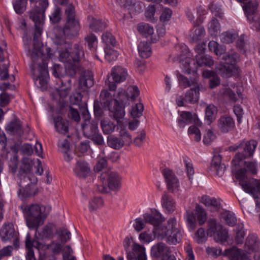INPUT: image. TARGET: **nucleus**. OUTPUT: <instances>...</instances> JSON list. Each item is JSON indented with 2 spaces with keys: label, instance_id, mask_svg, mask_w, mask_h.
Listing matches in <instances>:
<instances>
[{
  "label": "nucleus",
  "instance_id": "1",
  "mask_svg": "<svg viewBox=\"0 0 260 260\" xmlns=\"http://www.w3.org/2000/svg\"><path fill=\"white\" fill-rule=\"evenodd\" d=\"M30 18L35 23V33L33 39L34 48L31 54L33 62L31 70L36 80L39 79L40 83L44 85L46 83L44 78L46 77L48 72L47 63L44 61V57L52 58L53 54L51 48L41 46L39 42L38 38L41 35L44 18L43 14L40 12H31Z\"/></svg>",
  "mask_w": 260,
  "mask_h": 260
},
{
  "label": "nucleus",
  "instance_id": "2",
  "mask_svg": "<svg viewBox=\"0 0 260 260\" xmlns=\"http://www.w3.org/2000/svg\"><path fill=\"white\" fill-rule=\"evenodd\" d=\"M21 208L24 215L26 225L29 229H38L43 223L51 210L50 207L40 206L38 204L30 205L23 204Z\"/></svg>",
  "mask_w": 260,
  "mask_h": 260
},
{
  "label": "nucleus",
  "instance_id": "3",
  "mask_svg": "<svg viewBox=\"0 0 260 260\" xmlns=\"http://www.w3.org/2000/svg\"><path fill=\"white\" fill-rule=\"evenodd\" d=\"M56 45L59 53V59L62 62L77 63L84 55L83 47L78 44H74L73 47L69 42Z\"/></svg>",
  "mask_w": 260,
  "mask_h": 260
},
{
  "label": "nucleus",
  "instance_id": "4",
  "mask_svg": "<svg viewBox=\"0 0 260 260\" xmlns=\"http://www.w3.org/2000/svg\"><path fill=\"white\" fill-rule=\"evenodd\" d=\"M38 179L33 174H17V183L19 187L17 191L19 197L22 199L30 198L38 193L36 186Z\"/></svg>",
  "mask_w": 260,
  "mask_h": 260
},
{
  "label": "nucleus",
  "instance_id": "5",
  "mask_svg": "<svg viewBox=\"0 0 260 260\" xmlns=\"http://www.w3.org/2000/svg\"><path fill=\"white\" fill-rule=\"evenodd\" d=\"M222 54V61L217 69L221 76L229 78L238 71L237 63L239 61V55L238 53L232 51L224 52Z\"/></svg>",
  "mask_w": 260,
  "mask_h": 260
},
{
  "label": "nucleus",
  "instance_id": "6",
  "mask_svg": "<svg viewBox=\"0 0 260 260\" xmlns=\"http://www.w3.org/2000/svg\"><path fill=\"white\" fill-rule=\"evenodd\" d=\"M80 30V24L78 19L67 20L63 28L57 27L54 30L55 44H61L67 42L65 38H72L77 35Z\"/></svg>",
  "mask_w": 260,
  "mask_h": 260
},
{
  "label": "nucleus",
  "instance_id": "7",
  "mask_svg": "<svg viewBox=\"0 0 260 260\" xmlns=\"http://www.w3.org/2000/svg\"><path fill=\"white\" fill-rule=\"evenodd\" d=\"M242 143H243L241 146L243 151L237 153L232 161L235 167H242L244 160L253 155L257 145V142L253 140L249 141H243Z\"/></svg>",
  "mask_w": 260,
  "mask_h": 260
},
{
  "label": "nucleus",
  "instance_id": "8",
  "mask_svg": "<svg viewBox=\"0 0 260 260\" xmlns=\"http://www.w3.org/2000/svg\"><path fill=\"white\" fill-rule=\"evenodd\" d=\"M127 76L125 69L117 66L112 68L110 76H108L105 81V84L110 91H114L116 88V84L124 81Z\"/></svg>",
  "mask_w": 260,
  "mask_h": 260
},
{
  "label": "nucleus",
  "instance_id": "9",
  "mask_svg": "<svg viewBox=\"0 0 260 260\" xmlns=\"http://www.w3.org/2000/svg\"><path fill=\"white\" fill-rule=\"evenodd\" d=\"M208 233L213 236L214 239L217 242L223 243L227 240L228 233L225 229H224L222 225L217 224L215 219H210L208 222Z\"/></svg>",
  "mask_w": 260,
  "mask_h": 260
},
{
  "label": "nucleus",
  "instance_id": "10",
  "mask_svg": "<svg viewBox=\"0 0 260 260\" xmlns=\"http://www.w3.org/2000/svg\"><path fill=\"white\" fill-rule=\"evenodd\" d=\"M18 233L14 229L13 223L9 222L5 223L0 230V237L4 242H13L14 246L17 248L18 247Z\"/></svg>",
  "mask_w": 260,
  "mask_h": 260
},
{
  "label": "nucleus",
  "instance_id": "11",
  "mask_svg": "<svg viewBox=\"0 0 260 260\" xmlns=\"http://www.w3.org/2000/svg\"><path fill=\"white\" fill-rule=\"evenodd\" d=\"M100 179L104 184L107 185L109 190L117 191L120 187V177L116 172L110 171L103 172Z\"/></svg>",
  "mask_w": 260,
  "mask_h": 260
},
{
  "label": "nucleus",
  "instance_id": "12",
  "mask_svg": "<svg viewBox=\"0 0 260 260\" xmlns=\"http://www.w3.org/2000/svg\"><path fill=\"white\" fill-rule=\"evenodd\" d=\"M162 173L167 184V189L172 193L178 191L180 183L174 173L170 169L166 168L162 169Z\"/></svg>",
  "mask_w": 260,
  "mask_h": 260
},
{
  "label": "nucleus",
  "instance_id": "13",
  "mask_svg": "<svg viewBox=\"0 0 260 260\" xmlns=\"http://www.w3.org/2000/svg\"><path fill=\"white\" fill-rule=\"evenodd\" d=\"M201 87L190 88L188 90L184 97L179 96L176 100V102L179 106H183L184 102L193 104L198 102L200 95Z\"/></svg>",
  "mask_w": 260,
  "mask_h": 260
},
{
  "label": "nucleus",
  "instance_id": "14",
  "mask_svg": "<svg viewBox=\"0 0 260 260\" xmlns=\"http://www.w3.org/2000/svg\"><path fill=\"white\" fill-rule=\"evenodd\" d=\"M110 149L108 148H104L101 153L103 157L100 159L97 164L95 166L94 170L96 171L100 172L102 171L104 168L107 167V161L106 158L111 160L112 161H116L119 156L115 152H112L109 153Z\"/></svg>",
  "mask_w": 260,
  "mask_h": 260
},
{
  "label": "nucleus",
  "instance_id": "15",
  "mask_svg": "<svg viewBox=\"0 0 260 260\" xmlns=\"http://www.w3.org/2000/svg\"><path fill=\"white\" fill-rule=\"evenodd\" d=\"M170 253V248L161 242L155 244L151 249V256L157 259H165Z\"/></svg>",
  "mask_w": 260,
  "mask_h": 260
},
{
  "label": "nucleus",
  "instance_id": "16",
  "mask_svg": "<svg viewBox=\"0 0 260 260\" xmlns=\"http://www.w3.org/2000/svg\"><path fill=\"white\" fill-rule=\"evenodd\" d=\"M225 170V166L221 164V156L218 153L214 154L208 171L219 177L222 176Z\"/></svg>",
  "mask_w": 260,
  "mask_h": 260
},
{
  "label": "nucleus",
  "instance_id": "17",
  "mask_svg": "<svg viewBox=\"0 0 260 260\" xmlns=\"http://www.w3.org/2000/svg\"><path fill=\"white\" fill-rule=\"evenodd\" d=\"M239 184L247 193L251 194L255 199H258V193L260 192V180L252 179L248 182L241 183Z\"/></svg>",
  "mask_w": 260,
  "mask_h": 260
},
{
  "label": "nucleus",
  "instance_id": "18",
  "mask_svg": "<svg viewBox=\"0 0 260 260\" xmlns=\"http://www.w3.org/2000/svg\"><path fill=\"white\" fill-rule=\"evenodd\" d=\"M176 220L175 218H171L168 220L169 228L171 229L168 238L167 242L170 244H176L181 241V233L175 226Z\"/></svg>",
  "mask_w": 260,
  "mask_h": 260
},
{
  "label": "nucleus",
  "instance_id": "19",
  "mask_svg": "<svg viewBox=\"0 0 260 260\" xmlns=\"http://www.w3.org/2000/svg\"><path fill=\"white\" fill-rule=\"evenodd\" d=\"M224 255L228 256L230 260H251L243 250L235 247L226 249Z\"/></svg>",
  "mask_w": 260,
  "mask_h": 260
},
{
  "label": "nucleus",
  "instance_id": "20",
  "mask_svg": "<svg viewBox=\"0 0 260 260\" xmlns=\"http://www.w3.org/2000/svg\"><path fill=\"white\" fill-rule=\"evenodd\" d=\"M196 74H193V76L192 77H187L183 75H179L178 77L179 86L184 88L201 87V83H199L198 78L196 76Z\"/></svg>",
  "mask_w": 260,
  "mask_h": 260
},
{
  "label": "nucleus",
  "instance_id": "21",
  "mask_svg": "<svg viewBox=\"0 0 260 260\" xmlns=\"http://www.w3.org/2000/svg\"><path fill=\"white\" fill-rule=\"evenodd\" d=\"M124 107L114 103L113 106L109 107V116L115 120L117 124H120L121 119L123 118L125 115Z\"/></svg>",
  "mask_w": 260,
  "mask_h": 260
},
{
  "label": "nucleus",
  "instance_id": "22",
  "mask_svg": "<svg viewBox=\"0 0 260 260\" xmlns=\"http://www.w3.org/2000/svg\"><path fill=\"white\" fill-rule=\"evenodd\" d=\"M73 172L77 177L85 178L89 174L90 169L86 162L79 160L76 163Z\"/></svg>",
  "mask_w": 260,
  "mask_h": 260
},
{
  "label": "nucleus",
  "instance_id": "23",
  "mask_svg": "<svg viewBox=\"0 0 260 260\" xmlns=\"http://www.w3.org/2000/svg\"><path fill=\"white\" fill-rule=\"evenodd\" d=\"M93 85V78L92 73L89 70L81 72L79 80V87L85 90L91 87Z\"/></svg>",
  "mask_w": 260,
  "mask_h": 260
},
{
  "label": "nucleus",
  "instance_id": "24",
  "mask_svg": "<svg viewBox=\"0 0 260 260\" xmlns=\"http://www.w3.org/2000/svg\"><path fill=\"white\" fill-rule=\"evenodd\" d=\"M234 121L230 116H222L218 120V127L222 133H228L234 128Z\"/></svg>",
  "mask_w": 260,
  "mask_h": 260
},
{
  "label": "nucleus",
  "instance_id": "25",
  "mask_svg": "<svg viewBox=\"0 0 260 260\" xmlns=\"http://www.w3.org/2000/svg\"><path fill=\"white\" fill-rule=\"evenodd\" d=\"M145 222H148L155 227L165 220L161 214L156 209L151 210V213H145L143 215Z\"/></svg>",
  "mask_w": 260,
  "mask_h": 260
},
{
  "label": "nucleus",
  "instance_id": "26",
  "mask_svg": "<svg viewBox=\"0 0 260 260\" xmlns=\"http://www.w3.org/2000/svg\"><path fill=\"white\" fill-rule=\"evenodd\" d=\"M6 131L8 133L18 136H21L23 134L21 122L18 118L11 120L6 126Z\"/></svg>",
  "mask_w": 260,
  "mask_h": 260
},
{
  "label": "nucleus",
  "instance_id": "27",
  "mask_svg": "<svg viewBox=\"0 0 260 260\" xmlns=\"http://www.w3.org/2000/svg\"><path fill=\"white\" fill-rule=\"evenodd\" d=\"M57 231L56 225L52 223H48L44 226L39 232V237L41 239H50L55 235Z\"/></svg>",
  "mask_w": 260,
  "mask_h": 260
},
{
  "label": "nucleus",
  "instance_id": "28",
  "mask_svg": "<svg viewBox=\"0 0 260 260\" xmlns=\"http://www.w3.org/2000/svg\"><path fill=\"white\" fill-rule=\"evenodd\" d=\"M257 6L258 4L257 3L251 2H248L247 3L243 6L245 14L250 23L251 22H255V18H257L256 10Z\"/></svg>",
  "mask_w": 260,
  "mask_h": 260
},
{
  "label": "nucleus",
  "instance_id": "29",
  "mask_svg": "<svg viewBox=\"0 0 260 260\" xmlns=\"http://www.w3.org/2000/svg\"><path fill=\"white\" fill-rule=\"evenodd\" d=\"M129 254L134 258V260H146L145 248L136 243L133 245L132 252H127V256Z\"/></svg>",
  "mask_w": 260,
  "mask_h": 260
},
{
  "label": "nucleus",
  "instance_id": "30",
  "mask_svg": "<svg viewBox=\"0 0 260 260\" xmlns=\"http://www.w3.org/2000/svg\"><path fill=\"white\" fill-rule=\"evenodd\" d=\"M259 249V242L257 238L254 235H250L246 238L244 250L248 253L256 252Z\"/></svg>",
  "mask_w": 260,
  "mask_h": 260
},
{
  "label": "nucleus",
  "instance_id": "31",
  "mask_svg": "<svg viewBox=\"0 0 260 260\" xmlns=\"http://www.w3.org/2000/svg\"><path fill=\"white\" fill-rule=\"evenodd\" d=\"M34 164V161L31 159L26 157H23L21 159L17 174H32L31 172Z\"/></svg>",
  "mask_w": 260,
  "mask_h": 260
},
{
  "label": "nucleus",
  "instance_id": "32",
  "mask_svg": "<svg viewBox=\"0 0 260 260\" xmlns=\"http://www.w3.org/2000/svg\"><path fill=\"white\" fill-rule=\"evenodd\" d=\"M82 128L84 135L88 138L97 133L98 130V123L96 122L86 120L82 124Z\"/></svg>",
  "mask_w": 260,
  "mask_h": 260
},
{
  "label": "nucleus",
  "instance_id": "33",
  "mask_svg": "<svg viewBox=\"0 0 260 260\" xmlns=\"http://www.w3.org/2000/svg\"><path fill=\"white\" fill-rule=\"evenodd\" d=\"M175 202L173 197L168 193L165 192L161 197V205L166 211L169 213L175 210Z\"/></svg>",
  "mask_w": 260,
  "mask_h": 260
},
{
  "label": "nucleus",
  "instance_id": "34",
  "mask_svg": "<svg viewBox=\"0 0 260 260\" xmlns=\"http://www.w3.org/2000/svg\"><path fill=\"white\" fill-rule=\"evenodd\" d=\"M117 52L110 47H106L104 50H99L96 51L95 56L98 59H100L99 56H104L105 58L108 61L110 62L116 59L117 57Z\"/></svg>",
  "mask_w": 260,
  "mask_h": 260
},
{
  "label": "nucleus",
  "instance_id": "35",
  "mask_svg": "<svg viewBox=\"0 0 260 260\" xmlns=\"http://www.w3.org/2000/svg\"><path fill=\"white\" fill-rule=\"evenodd\" d=\"M100 126L104 135H110L113 133L117 125L108 118H103L101 120Z\"/></svg>",
  "mask_w": 260,
  "mask_h": 260
},
{
  "label": "nucleus",
  "instance_id": "36",
  "mask_svg": "<svg viewBox=\"0 0 260 260\" xmlns=\"http://www.w3.org/2000/svg\"><path fill=\"white\" fill-rule=\"evenodd\" d=\"M54 126L56 131L62 134H65L69 131V123L68 121L63 119L61 116H57L53 118Z\"/></svg>",
  "mask_w": 260,
  "mask_h": 260
},
{
  "label": "nucleus",
  "instance_id": "37",
  "mask_svg": "<svg viewBox=\"0 0 260 260\" xmlns=\"http://www.w3.org/2000/svg\"><path fill=\"white\" fill-rule=\"evenodd\" d=\"M128 95L125 90L119 88L114 94V103L125 106L128 103Z\"/></svg>",
  "mask_w": 260,
  "mask_h": 260
},
{
  "label": "nucleus",
  "instance_id": "38",
  "mask_svg": "<svg viewBox=\"0 0 260 260\" xmlns=\"http://www.w3.org/2000/svg\"><path fill=\"white\" fill-rule=\"evenodd\" d=\"M185 73L190 74H196L194 60L189 57H186L180 61Z\"/></svg>",
  "mask_w": 260,
  "mask_h": 260
},
{
  "label": "nucleus",
  "instance_id": "39",
  "mask_svg": "<svg viewBox=\"0 0 260 260\" xmlns=\"http://www.w3.org/2000/svg\"><path fill=\"white\" fill-rule=\"evenodd\" d=\"M36 242L35 241H31V236L29 233H27L25 240V246L27 249L26 260H36L32 249V246Z\"/></svg>",
  "mask_w": 260,
  "mask_h": 260
},
{
  "label": "nucleus",
  "instance_id": "40",
  "mask_svg": "<svg viewBox=\"0 0 260 260\" xmlns=\"http://www.w3.org/2000/svg\"><path fill=\"white\" fill-rule=\"evenodd\" d=\"M196 62L200 67L207 66L210 67L214 64V60L212 57L207 54L196 55Z\"/></svg>",
  "mask_w": 260,
  "mask_h": 260
},
{
  "label": "nucleus",
  "instance_id": "41",
  "mask_svg": "<svg viewBox=\"0 0 260 260\" xmlns=\"http://www.w3.org/2000/svg\"><path fill=\"white\" fill-rule=\"evenodd\" d=\"M193 114L189 112H183L178 119V124L180 127H184L186 124L193 123Z\"/></svg>",
  "mask_w": 260,
  "mask_h": 260
},
{
  "label": "nucleus",
  "instance_id": "42",
  "mask_svg": "<svg viewBox=\"0 0 260 260\" xmlns=\"http://www.w3.org/2000/svg\"><path fill=\"white\" fill-rule=\"evenodd\" d=\"M201 202L206 206L213 208L215 210H218L220 208V203L214 198H210L207 196L202 197Z\"/></svg>",
  "mask_w": 260,
  "mask_h": 260
},
{
  "label": "nucleus",
  "instance_id": "43",
  "mask_svg": "<svg viewBox=\"0 0 260 260\" xmlns=\"http://www.w3.org/2000/svg\"><path fill=\"white\" fill-rule=\"evenodd\" d=\"M103 206L104 201L101 197H94L89 201L88 209L90 212H96Z\"/></svg>",
  "mask_w": 260,
  "mask_h": 260
},
{
  "label": "nucleus",
  "instance_id": "44",
  "mask_svg": "<svg viewBox=\"0 0 260 260\" xmlns=\"http://www.w3.org/2000/svg\"><path fill=\"white\" fill-rule=\"evenodd\" d=\"M205 31L204 28L201 26L194 27L191 30L190 37L193 42L201 40L204 36Z\"/></svg>",
  "mask_w": 260,
  "mask_h": 260
},
{
  "label": "nucleus",
  "instance_id": "45",
  "mask_svg": "<svg viewBox=\"0 0 260 260\" xmlns=\"http://www.w3.org/2000/svg\"><path fill=\"white\" fill-rule=\"evenodd\" d=\"M138 51L140 56L143 58H147L151 54L149 44L147 42H142L139 44Z\"/></svg>",
  "mask_w": 260,
  "mask_h": 260
},
{
  "label": "nucleus",
  "instance_id": "46",
  "mask_svg": "<svg viewBox=\"0 0 260 260\" xmlns=\"http://www.w3.org/2000/svg\"><path fill=\"white\" fill-rule=\"evenodd\" d=\"M221 218L229 226H234L237 222V219L234 214L229 211L221 213Z\"/></svg>",
  "mask_w": 260,
  "mask_h": 260
},
{
  "label": "nucleus",
  "instance_id": "47",
  "mask_svg": "<svg viewBox=\"0 0 260 260\" xmlns=\"http://www.w3.org/2000/svg\"><path fill=\"white\" fill-rule=\"evenodd\" d=\"M208 48L210 51H213L216 55H221L225 51L224 46L219 45L214 41L209 42Z\"/></svg>",
  "mask_w": 260,
  "mask_h": 260
},
{
  "label": "nucleus",
  "instance_id": "48",
  "mask_svg": "<svg viewBox=\"0 0 260 260\" xmlns=\"http://www.w3.org/2000/svg\"><path fill=\"white\" fill-rule=\"evenodd\" d=\"M107 144L110 147L116 150H119L123 147L122 143L120 138L114 136H108L107 137Z\"/></svg>",
  "mask_w": 260,
  "mask_h": 260
},
{
  "label": "nucleus",
  "instance_id": "49",
  "mask_svg": "<svg viewBox=\"0 0 260 260\" xmlns=\"http://www.w3.org/2000/svg\"><path fill=\"white\" fill-rule=\"evenodd\" d=\"M217 113V109L213 105H209L206 108L205 118L210 124L214 119Z\"/></svg>",
  "mask_w": 260,
  "mask_h": 260
},
{
  "label": "nucleus",
  "instance_id": "50",
  "mask_svg": "<svg viewBox=\"0 0 260 260\" xmlns=\"http://www.w3.org/2000/svg\"><path fill=\"white\" fill-rule=\"evenodd\" d=\"M196 214L197 215V220L200 225H202L207 220V215L205 210L200 205H197Z\"/></svg>",
  "mask_w": 260,
  "mask_h": 260
},
{
  "label": "nucleus",
  "instance_id": "51",
  "mask_svg": "<svg viewBox=\"0 0 260 260\" xmlns=\"http://www.w3.org/2000/svg\"><path fill=\"white\" fill-rule=\"evenodd\" d=\"M65 7L64 14L67 20L77 19L75 10V7L72 3H69Z\"/></svg>",
  "mask_w": 260,
  "mask_h": 260
},
{
  "label": "nucleus",
  "instance_id": "52",
  "mask_svg": "<svg viewBox=\"0 0 260 260\" xmlns=\"http://www.w3.org/2000/svg\"><path fill=\"white\" fill-rule=\"evenodd\" d=\"M170 232H171V229L168 226H161L155 230L154 233L155 235H157V237L161 239L165 238V237L168 238Z\"/></svg>",
  "mask_w": 260,
  "mask_h": 260
},
{
  "label": "nucleus",
  "instance_id": "53",
  "mask_svg": "<svg viewBox=\"0 0 260 260\" xmlns=\"http://www.w3.org/2000/svg\"><path fill=\"white\" fill-rule=\"evenodd\" d=\"M120 140L124 145L129 146L132 142V136L125 129H121L119 133Z\"/></svg>",
  "mask_w": 260,
  "mask_h": 260
},
{
  "label": "nucleus",
  "instance_id": "54",
  "mask_svg": "<svg viewBox=\"0 0 260 260\" xmlns=\"http://www.w3.org/2000/svg\"><path fill=\"white\" fill-rule=\"evenodd\" d=\"M139 32L144 35H151L153 34V28L146 23H140L138 26Z\"/></svg>",
  "mask_w": 260,
  "mask_h": 260
},
{
  "label": "nucleus",
  "instance_id": "55",
  "mask_svg": "<svg viewBox=\"0 0 260 260\" xmlns=\"http://www.w3.org/2000/svg\"><path fill=\"white\" fill-rule=\"evenodd\" d=\"M143 111L144 106L143 104L141 103H137L132 108L131 110V116L134 118L140 117L142 115Z\"/></svg>",
  "mask_w": 260,
  "mask_h": 260
},
{
  "label": "nucleus",
  "instance_id": "56",
  "mask_svg": "<svg viewBox=\"0 0 260 260\" xmlns=\"http://www.w3.org/2000/svg\"><path fill=\"white\" fill-rule=\"evenodd\" d=\"M146 133L144 129H142L138 134L137 136L134 138L133 143L134 145L138 147H141L143 146L146 139Z\"/></svg>",
  "mask_w": 260,
  "mask_h": 260
},
{
  "label": "nucleus",
  "instance_id": "57",
  "mask_svg": "<svg viewBox=\"0 0 260 260\" xmlns=\"http://www.w3.org/2000/svg\"><path fill=\"white\" fill-rule=\"evenodd\" d=\"M103 41L108 46H114L116 44L115 37L109 32L104 33L102 37Z\"/></svg>",
  "mask_w": 260,
  "mask_h": 260
},
{
  "label": "nucleus",
  "instance_id": "58",
  "mask_svg": "<svg viewBox=\"0 0 260 260\" xmlns=\"http://www.w3.org/2000/svg\"><path fill=\"white\" fill-rule=\"evenodd\" d=\"M220 24L218 21L214 18L208 24L209 31L211 35L216 36L220 31Z\"/></svg>",
  "mask_w": 260,
  "mask_h": 260
},
{
  "label": "nucleus",
  "instance_id": "59",
  "mask_svg": "<svg viewBox=\"0 0 260 260\" xmlns=\"http://www.w3.org/2000/svg\"><path fill=\"white\" fill-rule=\"evenodd\" d=\"M89 27L93 31L97 32L103 30L106 27V24L101 20H96L90 24Z\"/></svg>",
  "mask_w": 260,
  "mask_h": 260
},
{
  "label": "nucleus",
  "instance_id": "60",
  "mask_svg": "<svg viewBox=\"0 0 260 260\" xmlns=\"http://www.w3.org/2000/svg\"><path fill=\"white\" fill-rule=\"evenodd\" d=\"M61 10L58 7H56L50 16V21L53 23H56L58 22L61 19Z\"/></svg>",
  "mask_w": 260,
  "mask_h": 260
},
{
  "label": "nucleus",
  "instance_id": "61",
  "mask_svg": "<svg viewBox=\"0 0 260 260\" xmlns=\"http://www.w3.org/2000/svg\"><path fill=\"white\" fill-rule=\"evenodd\" d=\"M186 220L190 230H193L196 227V219L194 213L192 212H187Z\"/></svg>",
  "mask_w": 260,
  "mask_h": 260
},
{
  "label": "nucleus",
  "instance_id": "62",
  "mask_svg": "<svg viewBox=\"0 0 260 260\" xmlns=\"http://www.w3.org/2000/svg\"><path fill=\"white\" fill-rule=\"evenodd\" d=\"M237 95L230 88L226 89L223 92L225 96L229 97L231 100L234 102H236L239 99L241 98V92L237 91Z\"/></svg>",
  "mask_w": 260,
  "mask_h": 260
},
{
  "label": "nucleus",
  "instance_id": "63",
  "mask_svg": "<svg viewBox=\"0 0 260 260\" xmlns=\"http://www.w3.org/2000/svg\"><path fill=\"white\" fill-rule=\"evenodd\" d=\"M207 236L205 231L203 228H200L198 230L195 234L196 241L198 243H202L207 240Z\"/></svg>",
  "mask_w": 260,
  "mask_h": 260
},
{
  "label": "nucleus",
  "instance_id": "64",
  "mask_svg": "<svg viewBox=\"0 0 260 260\" xmlns=\"http://www.w3.org/2000/svg\"><path fill=\"white\" fill-rule=\"evenodd\" d=\"M216 137L211 129L207 131L203 139V142L206 145H209L215 139Z\"/></svg>",
  "mask_w": 260,
  "mask_h": 260
}]
</instances>
